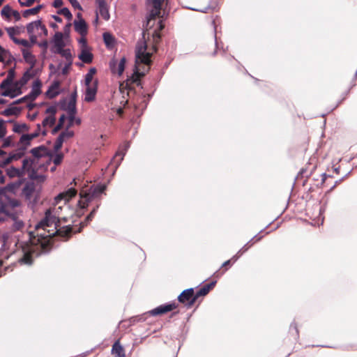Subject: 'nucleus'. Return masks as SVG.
<instances>
[{
  "mask_svg": "<svg viewBox=\"0 0 357 357\" xmlns=\"http://www.w3.org/2000/svg\"><path fill=\"white\" fill-rule=\"evenodd\" d=\"M36 228L38 231L37 235L44 240L50 238L52 236H55L56 234L63 238L68 239L73 231V227L70 225L59 227V229H56L55 231L54 229L50 230L47 229V228L44 229L43 227H40L38 229L37 226L36 227Z\"/></svg>",
  "mask_w": 357,
  "mask_h": 357,
  "instance_id": "nucleus-1",
  "label": "nucleus"
},
{
  "mask_svg": "<svg viewBox=\"0 0 357 357\" xmlns=\"http://www.w3.org/2000/svg\"><path fill=\"white\" fill-rule=\"evenodd\" d=\"M146 44L144 41L138 43L135 50V56L137 61H139L141 63L150 65L151 64V54L146 52Z\"/></svg>",
  "mask_w": 357,
  "mask_h": 357,
  "instance_id": "nucleus-2",
  "label": "nucleus"
},
{
  "mask_svg": "<svg viewBox=\"0 0 357 357\" xmlns=\"http://www.w3.org/2000/svg\"><path fill=\"white\" fill-rule=\"evenodd\" d=\"M178 301L187 308H191L196 302L194 289L189 288L183 291L178 295Z\"/></svg>",
  "mask_w": 357,
  "mask_h": 357,
  "instance_id": "nucleus-3",
  "label": "nucleus"
},
{
  "mask_svg": "<svg viewBox=\"0 0 357 357\" xmlns=\"http://www.w3.org/2000/svg\"><path fill=\"white\" fill-rule=\"evenodd\" d=\"M59 220L55 215L52 214L51 209H48L46 211L43 219L37 225V228L43 227L45 229L54 225V227L53 229L55 231L56 229H59Z\"/></svg>",
  "mask_w": 357,
  "mask_h": 357,
  "instance_id": "nucleus-4",
  "label": "nucleus"
},
{
  "mask_svg": "<svg viewBox=\"0 0 357 357\" xmlns=\"http://www.w3.org/2000/svg\"><path fill=\"white\" fill-rule=\"evenodd\" d=\"M30 153L32 155L37 159L48 157V160L47 161V164L50 165L52 161V157L53 156V153L44 145H40L39 146L33 148L30 150Z\"/></svg>",
  "mask_w": 357,
  "mask_h": 357,
  "instance_id": "nucleus-5",
  "label": "nucleus"
},
{
  "mask_svg": "<svg viewBox=\"0 0 357 357\" xmlns=\"http://www.w3.org/2000/svg\"><path fill=\"white\" fill-rule=\"evenodd\" d=\"M129 147L130 142H126L123 145L119 147V149L112 158V163L114 165L116 169L121 165Z\"/></svg>",
  "mask_w": 357,
  "mask_h": 357,
  "instance_id": "nucleus-6",
  "label": "nucleus"
},
{
  "mask_svg": "<svg viewBox=\"0 0 357 357\" xmlns=\"http://www.w3.org/2000/svg\"><path fill=\"white\" fill-rule=\"evenodd\" d=\"M164 0H147L148 4L152 6L153 9L150 11L147 17L148 21L154 20L157 16H160L162 3Z\"/></svg>",
  "mask_w": 357,
  "mask_h": 357,
  "instance_id": "nucleus-7",
  "label": "nucleus"
},
{
  "mask_svg": "<svg viewBox=\"0 0 357 357\" xmlns=\"http://www.w3.org/2000/svg\"><path fill=\"white\" fill-rule=\"evenodd\" d=\"M98 81L96 79L92 84L86 85L84 101L90 102L95 100L98 91Z\"/></svg>",
  "mask_w": 357,
  "mask_h": 357,
  "instance_id": "nucleus-8",
  "label": "nucleus"
},
{
  "mask_svg": "<svg viewBox=\"0 0 357 357\" xmlns=\"http://www.w3.org/2000/svg\"><path fill=\"white\" fill-rule=\"evenodd\" d=\"M177 307V305L175 303H166L164 305H160L155 308L149 311V313L152 316H157L159 314H162L166 313L167 312H170L174 309Z\"/></svg>",
  "mask_w": 357,
  "mask_h": 357,
  "instance_id": "nucleus-9",
  "label": "nucleus"
},
{
  "mask_svg": "<svg viewBox=\"0 0 357 357\" xmlns=\"http://www.w3.org/2000/svg\"><path fill=\"white\" fill-rule=\"evenodd\" d=\"M63 33L60 31H57L54 33L52 42L54 44V51H61V50L63 49L66 44L63 40Z\"/></svg>",
  "mask_w": 357,
  "mask_h": 357,
  "instance_id": "nucleus-10",
  "label": "nucleus"
},
{
  "mask_svg": "<svg viewBox=\"0 0 357 357\" xmlns=\"http://www.w3.org/2000/svg\"><path fill=\"white\" fill-rule=\"evenodd\" d=\"M126 58L123 57L117 65V61L112 59L109 63L111 71L113 73H117L119 75H121L125 69Z\"/></svg>",
  "mask_w": 357,
  "mask_h": 357,
  "instance_id": "nucleus-11",
  "label": "nucleus"
},
{
  "mask_svg": "<svg viewBox=\"0 0 357 357\" xmlns=\"http://www.w3.org/2000/svg\"><path fill=\"white\" fill-rule=\"evenodd\" d=\"M96 2L98 6V12L101 17L106 21L109 20L110 18V15L109 13L108 6L105 0H96Z\"/></svg>",
  "mask_w": 357,
  "mask_h": 357,
  "instance_id": "nucleus-12",
  "label": "nucleus"
},
{
  "mask_svg": "<svg viewBox=\"0 0 357 357\" xmlns=\"http://www.w3.org/2000/svg\"><path fill=\"white\" fill-rule=\"evenodd\" d=\"M35 190L36 186L32 181H27L22 190V195L24 196L25 199L29 201L31 200Z\"/></svg>",
  "mask_w": 357,
  "mask_h": 357,
  "instance_id": "nucleus-13",
  "label": "nucleus"
},
{
  "mask_svg": "<svg viewBox=\"0 0 357 357\" xmlns=\"http://www.w3.org/2000/svg\"><path fill=\"white\" fill-rule=\"evenodd\" d=\"M73 24L75 31L82 36H85L87 34L88 26L84 20H75Z\"/></svg>",
  "mask_w": 357,
  "mask_h": 357,
  "instance_id": "nucleus-14",
  "label": "nucleus"
},
{
  "mask_svg": "<svg viewBox=\"0 0 357 357\" xmlns=\"http://www.w3.org/2000/svg\"><path fill=\"white\" fill-rule=\"evenodd\" d=\"M5 202L6 211H8V215L13 214L14 213L11 210L20 206V202L16 199H11L6 195V200H3Z\"/></svg>",
  "mask_w": 357,
  "mask_h": 357,
  "instance_id": "nucleus-15",
  "label": "nucleus"
},
{
  "mask_svg": "<svg viewBox=\"0 0 357 357\" xmlns=\"http://www.w3.org/2000/svg\"><path fill=\"white\" fill-rule=\"evenodd\" d=\"M78 58L84 63H91L93 61V55L89 48L81 49Z\"/></svg>",
  "mask_w": 357,
  "mask_h": 357,
  "instance_id": "nucleus-16",
  "label": "nucleus"
},
{
  "mask_svg": "<svg viewBox=\"0 0 357 357\" xmlns=\"http://www.w3.org/2000/svg\"><path fill=\"white\" fill-rule=\"evenodd\" d=\"M261 238V236H258L257 235L255 236L249 242H248L238 252V253L234 255L232 259H234V261H236L240 255H241L243 253L246 252L250 246H252L255 242L260 241Z\"/></svg>",
  "mask_w": 357,
  "mask_h": 357,
  "instance_id": "nucleus-17",
  "label": "nucleus"
},
{
  "mask_svg": "<svg viewBox=\"0 0 357 357\" xmlns=\"http://www.w3.org/2000/svg\"><path fill=\"white\" fill-rule=\"evenodd\" d=\"M59 85V82L54 81L45 92L46 96L50 99L54 98L56 96H57L60 93L59 91H57Z\"/></svg>",
  "mask_w": 357,
  "mask_h": 357,
  "instance_id": "nucleus-18",
  "label": "nucleus"
},
{
  "mask_svg": "<svg viewBox=\"0 0 357 357\" xmlns=\"http://www.w3.org/2000/svg\"><path fill=\"white\" fill-rule=\"evenodd\" d=\"M60 104H61V108L63 110H66L68 112V113L77 112V107H76L75 102L69 100L67 106H66V99H63L60 101Z\"/></svg>",
  "mask_w": 357,
  "mask_h": 357,
  "instance_id": "nucleus-19",
  "label": "nucleus"
},
{
  "mask_svg": "<svg viewBox=\"0 0 357 357\" xmlns=\"http://www.w3.org/2000/svg\"><path fill=\"white\" fill-rule=\"evenodd\" d=\"M106 188L105 185H93L89 190V195L91 197H96L102 193Z\"/></svg>",
  "mask_w": 357,
  "mask_h": 357,
  "instance_id": "nucleus-20",
  "label": "nucleus"
},
{
  "mask_svg": "<svg viewBox=\"0 0 357 357\" xmlns=\"http://www.w3.org/2000/svg\"><path fill=\"white\" fill-rule=\"evenodd\" d=\"M3 200H6V195L0 194V222L3 221L8 215V211H6Z\"/></svg>",
  "mask_w": 357,
  "mask_h": 357,
  "instance_id": "nucleus-21",
  "label": "nucleus"
},
{
  "mask_svg": "<svg viewBox=\"0 0 357 357\" xmlns=\"http://www.w3.org/2000/svg\"><path fill=\"white\" fill-rule=\"evenodd\" d=\"M22 53L24 61L31 65L30 67L33 68L36 62V59L34 55H33L31 52L26 49H22Z\"/></svg>",
  "mask_w": 357,
  "mask_h": 357,
  "instance_id": "nucleus-22",
  "label": "nucleus"
},
{
  "mask_svg": "<svg viewBox=\"0 0 357 357\" xmlns=\"http://www.w3.org/2000/svg\"><path fill=\"white\" fill-rule=\"evenodd\" d=\"M24 183V180L21 178H18V179L14 182H11L7 184L6 188L13 192L15 193L20 188L22 184Z\"/></svg>",
  "mask_w": 357,
  "mask_h": 357,
  "instance_id": "nucleus-23",
  "label": "nucleus"
},
{
  "mask_svg": "<svg viewBox=\"0 0 357 357\" xmlns=\"http://www.w3.org/2000/svg\"><path fill=\"white\" fill-rule=\"evenodd\" d=\"M26 151V147H19L15 151L10 153L9 158L13 160H17L22 158Z\"/></svg>",
  "mask_w": 357,
  "mask_h": 357,
  "instance_id": "nucleus-24",
  "label": "nucleus"
},
{
  "mask_svg": "<svg viewBox=\"0 0 357 357\" xmlns=\"http://www.w3.org/2000/svg\"><path fill=\"white\" fill-rule=\"evenodd\" d=\"M112 353L115 357H126L123 348L119 341H116L112 346Z\"/></svg>",
  "mask_w": 357,
  "mask_h": 357,
  "instance_id": "nucleus-25",
  "label": "nucleus"
},
{
  "mask_svg": "<svg viewBox=\"0 0 357 357\" xmlns=\"http://www.w3.org/2000/svg\"><path fill=\"white\" fill-rule=\"evenodd\" d=\"M76 194H77V190L73 188H70L65 192L59 194L56 197V199L57 200V199H65V200L67 201L69 199H71L73 197H75L76 195Z\"/></svg>",
  "mask_w": 357,
  "mask_h": 357,
  "instance_id": "nucleus-26",
  "label": "nucleus"
},
{
  "mask_svg": "<svg viewBox=\"0 0 357 357\" xmlns=\"http://www.w3.org/2000/svg\"><path fill=\"white\" fill-rule=\"evenodd\" d=\"M52 52L55 54H61L68 62L73 63V56L70 49L63 48L61 50V51H54V48H52Z\"/></svg>",
  "mask_w": 357,
  "mask_h": 357,
  "instance_id": "nucleus-27",
  "label": "nucleus"
},
{
  "mask_svg": "<svg viewBox=\"0 0 357 357\" xmlns=\"http://www.w3.org/2000/svg\"><path fill=\"white\" fill-rule=\"evenodd\" d=\"M22 109L17 107H9L1 112V114L5 116H10L13 115H18L21 112Z\"/></svg>",
  "mask_w": 357,
  "mask_h": 357,
  "instance_id": "nucleus-28",
  "label": "nucleus"
},
{
  "mask_svg": "<svg viewBox=\"0 0 357 357\" xmlns=\"http://www.w3.org/2000/svg\"><path fill=\"white\" fill-rule=\"evenodd\" d=\"M7 217L11 218V219L14 221L13 225V229L17 231L21 229L24 227L23 221L17 218V213L10 214L7 215Z\"/></svg>",
  "mask_w": 357,
  "mask_h": 357,
  "instance_id": "nucleus-29",
  "label": "nucleus"
},
{
  "mask_svg": "<svg viewBox=\"0 0 357 357\" xmlns=\"http://www.w3.org/2000/svg\"><path fill=\"white\" fill-rule=\"evenodd\" d=\"M6 174L10 178H13L15 176L20 178L24 174L22 169L15 167H10V168L7 169Z\"/></svg>",
  "mask_w": 357,
  "mask_h": 357,
  "instance_id": "nucleus-30",
  "label": "nucleus"
},
{
  "mask_svg": "<svg viewBox=\"0 0 357 357\" xmlns=\"http://www.w3.org/2000/svg\"><path fill=\"white\" fill-rule=\"evenodd\" d=\"M144 75V73L139 72L137 67L135 66L134 73L128 80L131 81L133 83H137V85L139 86L141 85V82L139 79L141 77H143Z\"/></svg>",
  "mask_w": 357,
  "mask_h": 357,
  "instance_id": "nucleus-31",
  "label": "nucleus"
},
{
  "mask_svg": "<svg viewBox=\"0 0 357 357\" xmlns=\"http://www.w3.org/2000/svg\"><path fill=\"white\" fill-rule=\"evenodd\" d=\"M41 25V20H37L29 22L26 24V31L28 34L34 33L35 29H39V26Z\"/></svg>",
  "mask_w": 357,
  "mask_h": 357,
  "instance_id": "nucleus-32",
  "label": "nucleus"
},
{
  "mask_svg": "<svg viewBox=\"0 0 357 357\" xmlns=\"http://www.w3.org/2000/svg\"><path fill=\"white\" fill-rule=\"evenodd\" d=\"M149 315H151V314L149 311V312L143 313L142 314L134 316V317H131L129 319V321H130V323L132 324H134L135 323H137V322L144 321H146V319H147V317Z\"/></svg>",
  "mask_w": 357,
  "mask_h": 357,
  "instance_id": "nucleus-33",
  "label": "nucleus"
},
{
  "mask_svg": "<svg viewBox=\"0 0 357 357\" xmlns=\"http://www.w3.org/2000/svg\"><path fill=\"white\" fill-rule=\"evenodd\" d=\"M35 76V73L33 72V68L30 67L27 70L24 72L22 77L20 78L21 82L26 84L31 78Z\"/></svg>",
  "mask_w": 357,
  "mask_h": 357,
  "instance_id": "nucleus-34",
  "label": "nucleus"
},
{
  "mask_svg": "<svg viewBox=\"0 0 357 357\" xmlns=\"http://www.w3.org/2000/svg\"><path fill=\"white\" fill-rule=\"evenodd\" d=\"M43 7V5L40 4L34 8H29L23 11L22 15L24 17H28L29 15H36L39 10Z\"/></svg>",
  "mask_w": 357,
  "mask_h": 357,
  "instance_id": "nucleus-35",
  "label": "nucleus"
},
{
  "mask_svg": "<svg viewBox=\"0 0 357 357\" xmlns=\"http://www.w3.org/2000/svg\"><path fill=\"white\" fill-rule=\"evenodd\" d=\"M41 87L42 82L39 79H37L33 82L31 91L38 96L42 93Z\"/></svg>",
  "mask_w": 357,
  "mask_h": 357,
  "instance_id": "nucleus-36",
  "label": "nucleus"
},
{
  "mask_svg": "<svg viewBox=\"0 0 357 357\" xmlns=\"http://www.w3.org/2000/svg\"><path fill=\"white\" fill-rule=\"evenodd\" d=\"M13 58L10 52L0 45V61L5 62L6 59L8 61Z\"/></svg>",
  "mask_w": 357,
  "mask_h": 357,
  "instance_id": "nucleus-37",
  "label": "nucleus"
},
{
  "mask_svg": "<svg viewBox=\"0 0 357 357\" xmlns=\"http://www.w3.org/2000/svg\"><path fill=\"white\" fill-rule=\"evenodd\" d=\"M34 162V159L26 158L22 160V167L20 169H22V173L24 174L25 170H29V168L32 167Z\"/></svg>",
  "mask_w": 357,
  "mask_h": 357,
  "instance_id": "nucleus-38",
  "label": "nucleus"
},
{
  "mask_svg": "<svg viewBox=\"0 0 357 357\" xmlns=\"http://www.w3.org/2000/svg\"><path fill=\"white\" fill-rule=\"evenodd\" d=\"M29 126L26 123H15L13 128V131L15 133H21L23 131H28Z\"/></svg>",
  "mask_w": 357,
  "mask_h": 357,
  "instance_id": "nucleus-39",
  "label": "nucleus"
},
{
  "mask_svg": "<svg viewBox=\"0 0 357 357\" xmlns=\"http://www.w3.org/2000/svg\"><path fill=\"white\" fill-rule=\"evenodd\" d=\"M96 68L94 67L91 68L89 70L88 73L85 75V79H84L85 85H89V84H91V82L93 80V77L96 74Z\"/></svg>",
  "mask_w": 357,
  "mask_h": 357,
  "instance_id": "nucleus-40",
  "label": "nucleus"
},
{
  "mask_svg": "<svg viewBox=\"0 0 357 357\" xmlns=\"http://www.w3.org/2000/svg\"><path fill=\"white\" fill-rule=\"evenodd\" d=\"M2 96L10 97V98H14L16 96H19L18 92L13 88L7 89L1 93Z\"/></svg>",
  "mask_w": 357,
  "mask_h": 357,
  "instance_id": "nucleus-41",
  "label": "nucleus"
},
{
  "mask_svg": "<svg viewBox=\"0 0 357 357\" xmlns=\"http://www.w3.org/2000/svg\"><path fill=\"white\" fill-rule=\"evenodd\" d=\"M104 43L105 45L109 46H112L114 43V38L112 34L108 32H105L102 35Z\"/></svg>",
  "mask_w": 357,
  "mask_h": 357,
  "instance_id": "nucleus-42",
  "label": "nucleus"
},
{
  "mask_svg": "<svg viewBox=\"0 0 357 357\" xmlns=\"http://www.w3.org/2000/svg\"><path fill=\"white\" fill-rule=\"evenodd\" d=\"M29 177L31 180H36L40 182H43L46 178V176L45 175L38 174L37 172L33 169L31 170L29 174Z\"/></svg>",
  "mask_w": 357,
  "mask_h": 357,
  "instance_id": "nucleus-43",
  "label": "nucleus"
},
{
  "mask_svg": "<svg viewBox=\"0 0 357 357\" xmlns=\"http://www.w3.org/2000/svg\"><path fill=\"white\" fill-rule=\"evenodd\" d=\"M6 30L10 37V38L14 42V40L17 39L16 37H15V35L16 33H19V28L17 26H10V27H6Z\"/></svg>",
  "mask_w": 357,
  "mask_h": 357,
  "instance_id": "nucleus-44",
  "label": "nucleus"
},
{
  "mask_svg": "<svg viewBox=\"0 0 357 357\" xmlns=\"http://www.w3.org/2000/svg\"><path fill=\"white\" fill-rule=\"evenodd\" d=\"M56 13L58 15H62L65 16L69 22H70L73 18L72 13H70V10L66 7L57 10Z\"/></svg>",
  "mask_w": 357,
  "mask_h": 357,
  "instance_id": "nucleus-45",
  "label": "nucleus"
},
{
  "mask_svg": "<svg viewBox=\"0 0 357 357\" xmlns=\"http://www.w3.org/2000/svg\"><path fill=\"white\" fill-rule=\"evenodd\" d=\"M40 129V124H38V130L31 134H23L22 139L32 140L39 135V130Z\"/></svg>",
  "mask_w": 357,
  "mask_h": 357,
  "instance_id": "nucleus-46",
  "label": "nucleus"
},
{
  "mask_svg": "<svg viewBox=\"0 0 357 357\" xmlns=\"http://www.w3.org/2000/svg\"><path fill=\"white\" fill-rule=\"evenodd\" d=\"M19 263H20L21 264H31L32 258L31 255L28 253L24 254L23 257L19 259Z\"/></svg>",
  "mask_w": 357,
  "mask_h": 357,
  "instance_id": "nucleus-47",
  "label": "nucleus"
},
{
  "mask_svg": "<svg viewBox=\"0 0 357 357\" xmlns=\"http://www.w3.org/2000/svg\"><path fill=\"white\" fill-rule=\"evenodd\" d=\"M55 121H56L55 116H49L45 117L43 119V121L42 122V125L43 126H52L55 123Z\"/></svg>",
  "mask_w": 357,
  "mask_h": 357,
  "instance_id": "nucleus-48",
  "label": "nucleus"
},
{
  "mask_svg": "<svg viewBox=\"0 0 357 357\" xmlns=\"http://www.w3.org/2000/svg\"><path fill=\"white\" fill-rule=\"evenodd\" d=\"M13 10L9 5H6L1 11V15L7 18L10 17Z\"/></svg>",
  "mask_w": 357,
  "mask_h": 357,
  "instance_id": "nucleus-49",
  "label": "nucleus"
},
{
  "mask_svg": "<svg viewBox=\"0 0 357 357\" xmlns=\"http://www.w3.org/2000/svg\"><path fill=\"white\" fill-rule=\"evenodd\" d=\"M208 292L209 291L207 290V289L203 286L202 288L195 292V300L197 301L200 296H206Z\"/></svg>",
  "mask_w": 357,
  "mask_h": 357,
  "instance_id": "nucleus-50",
  "label": "nucleus"
},
{
  "mask_svg": "<svg viewBox=\"0 0 357 357\" xmlns=\"http://www.w3.org/2000/svg\"><path fill=\"white\" fill-rule=\"evenodd\" d=\"M26 84L25 83H22L21 82V79H20L19 80H17L15 81L13 84V87L18 92V94H22V88Z\"/></svg>",
  "mask_w": 357,
  "mask_h": 357,
  "instance_id": "nucleus-51",
  "label": "nucleus"
},
{
  "mask_svg": "<svg viewBox=\"0 0 357 357\" xmlns=\"http://www.w3.org/2000/svg\"><path fill=\"white\" fill-rule=\"evenodd\" d=\"M63 158V154L59 153L52 157V160L55 165H59L61 163Z\"/></svg>",
  "mask_w": 357,
  "mask_h": 357,
  "instance_id": "nucleus-52",
  "label": "nucleus"
},
{
  "mask_svg": "<svg viewBox=\"0 0 357 357\" xmlns=\"http://www.w3.org/2000/svg\"><path fill=\"white\" fill-rule=\"evenodd\" d=\"M63 142L64 139L59 135L54 145L55 152H58L61 149Z\"/></svg>",
  "mask_w": 357,
  "mask_h": 357,
  "instance_id": "nucleus-53",
  "label": "nucleus"
},
{
  "mask_svg": "<svg viewBox=\"0 0 357 357\" xmlns=\"http://www.w3.org/2000/svg\"><path fill=\"white\" fill-rule=\"evenodd\" d=\"M98 208V206H97L96 208H94L92 211L86 216L84 222H83V225H87L90 221L92 220Z\"/></svg>",
  "mask_w": 357,
  "mask_h": 357,
  "instance_id": "nucleus-54",
  "label": "nucleus"
},
{
  "mask_svg": "<svg viewBox=\"0 0 357 357\" xmlns=\"http://www.w3.org/2000/svg\"><path fill=\"white\" fill-rule=\"evenodd\" d=\"M12 84H13V82L6 78L0 84V89H3V91L6 90L7 89H10V86Z\"/></svg>",
  "mask_w": 357,
  "mask_h": 357,
  "instance_id": "nucleus-55",
  "label": "nucleus"
},
{
  "mask_svg": "<svg viewBox=\"0 0 357 357\" xmlns=\"http://www.w3.org/2000/svg\"><path fill=\"white\" fill-rule=\"evenodd\" d=\"M14 43L17 45H21L25 47H31V44L26 39H15L14 40Z\"/></svg>",
  "mask_w": 357,
  "mask_h": 357,
  "instance_id": "nucleus-56",
  "label": "nucleus"
},
{
  "mask_svg": "<svg viewBox=\"0 0 357 357\" xmlns=\"http://www.w3.org/2000/svg\"><path fill=\"white\" fill-rule=\"evenodd\" d=\"M73 135H74V132L72 130H68V128L59 134V136L61 137L64 140L66 139L70 138V137H73Z\"/></svg>",
  "mask_w": 357,
  "mask_h": 357,
  "instance_id": "nucleus-57",
  "label": "nucleus"
},
{
  "mask_svg": "<svg viewBox=\"0 0 357 357\" xmlns=\"http://www.w3.org/2000/svg\"><path fill=\"white\" fill-rule=\"evenodd\" d=\"M14 146H15V144L12 142V137L8 136L4 139L3 144H2V148H7V147Z\"/></svg>",
  "mask_w": 357,
  "mask_h": 357,
  "instance_id": "nucleus-58",
  "label": "nucleus"
},
{
  "mask_svg": "<svg viewBox=\"0 0 357 357\" xmlns=\"http://www.w3.org/2000/svg\"><path fill=\"white\" fill-rule=\"evenodd\" d=\"M39 0H25L22 1V0H18L19 3L21 6L23 7H29L31 6L35 1H38Z\"/></svg>",
  "mask_w": 357,
  "mask_h": 357,
  "instance_id": "nucleus-59",
  "label": "nucleus"
},
{
  "mask_svg": "<svg viewBox=\"0 0 357 357\" xmlns=\"http://www.w3.org/2000/svg\"><path fill=\"white\" fill-rule=\"evenodd\" d=\"M68 1L74 8L78 9L79 10H82V7L77 0H68Z\"/></svg>",
  "mask_w": 357,
  "mask_h": 357,
  "instance_id": "nucleus-60",
  "label": "nucleus"
},
{
  "mask_svg": "<svg viewBox=\"0 0 357 357\" xmlns=\"http://www.w3.org/2000/svg\"><path fill=\"white\" fill-rule=\"evenodd\" d=\"M15 68H10L8 70L6 79H9V80H10L11 82H13V79L15 78Z\"/></svg>",
  "mask_w": 357,
  "mask_h": 357,
  "instance_id": "nucleus-61",
  "label": "nucleus"
},
{
  "mask_svg": "<svg viewBox=\"0 0 357 357\" xmlns=\"http://www.w3.org/2000/svg\"><path fill=\"white\" fill-rule=\"evenodd\" d=\"M31 140L22 139V135L20 137L19 144H21L22 146L20 147H26V149L28 146L31 145Z\"/></svg>",
  "mask_w": 357,
  "mask_h": 357,
  "instance_id": "nucleus-62",
  "label": "nucleus"
},
{
  "mask_svg": "<svg viewBox=\"0 0 357 357\" xmlns=\"http://www.w3.org/2000/svg\"><path fill=\"white\" fill-rule=\"evenodd\" d=\"M71 23L69 22L67 24H66V26L63 27V37L66 36V37H68L69 36V33H70V27H71Z\"/></svg>",
  "mask_w": 357,
  "mask_h": 357,
  "instance_id": "nucleus-63",
  "label": "nucleus"
},
{
  "mask_svg": "<svg viewBox=\"0 0 357 357\" xmlns=\"http://www.w3.org/2000/svg\"><path fill=\"white\" fill-rule=\"evenodd\" d=\"M78 42L81 45V49L89 48L87 44V41L86 38H84V36H82Z\"/></svg>",
  "mask_w": 357,
  "mask_h": 357,
  "instance_id": "nucleus-64",
  "label": "nucleus"
}]
</instances>
